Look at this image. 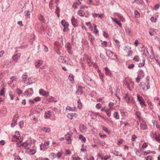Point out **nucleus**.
Here are the masks:
<instances>
[{"instance_id": "obj_1", "label": "nucleus", "mask_w": 160, "mask_h": 160, "mask_svg": "<svg viewBox=\"0 0 160 160\" xmlns=\"http://www.w3.org/2000/svg\"><path fill=\"white\" fill-rule=\"evenodd\" d=\"M137 100L139 102L140 104L142 107H146L147 105L145 104V101L143 99V98L139 94L137 95Z\"/></svg>"}, {"instance_id": "obj_2", "label": "nucleus", "mask_w": 160, "mask_h": 160, "mask_svg": "<svg viewBox=\"0 0 160 160\" xmlns=\"http://www.w3.org/2000/svg\"><path fill=\"white\" fill-rule=\"evenodd\" d=\"M61 24L63 27V32H66L68 30V27L69 24L68 22H66L65 20H62L61 22Z\"/></svg>"}, {"instance_id": "obj_3", "label": "nucleus", "mask_w": 160, "mask_h": 160, "mask_svg": "<svg viewBox=\"0 0 160 160\" xmlns=\"http://www.w3.org/2000/svg\"><path fill=\"white\" fill-rule=\"evenodd\" d=\"M144 76V74L142 71H140L138 73L137 77L136 78V80L137 82L139 83L140 79L142 78Z\"/></svg>"}, {"instance_id": "obj_4", "label": "nucleus", "mask_w": 160, "mask_h": 160, "mask_svg": "<svg viewBox=\"0 0 160 160\" xmlns=\"http://www.w3.org/2000/svg\"><path fill=\"white\" fill-rule=\"evenodd\" d=\"M72 135V133L70 132V133H68L65 135V138L68 144L71 143V139L70 138Z\"/></svg>"}, {"instance_id": "obj_5", "label": "nucleus", "mask_w": 160, "mask_h": 160, "mask_svg": "<svg viewBox=\"0 0 160 160\" xmlns=\"http://www.w3.org/2000/svg\"><path fill=\"white\" fill-rule=\"evenodd\" d=\"M71 21L73 27L76 28L78 26V25L77 24L78 20L75 18L74 16L72 17Z\"/></svg>"}, {"instance_id": "obj_6", "label": "nucleus", "mask_w": 160, "mask_h": 160, "mask_svg": "<svg viewBox=\"0 0 160 160\" xmlns=\"http://www.w3.org/2000/svg\"><path fill=\"white\" fill-rule=\"evenodd\" d=\"M147 84L145 83L144 82H141L139 85V87L142 89L143 90L147 91V90H146L147 89Z\"/></svg>"}, {"instance_id": "obj_7", "label": "nucleus", "mask_w": 160, "mask_h": 160, "mask_svg": "<svg viewBox=\"0 0 160 160\" xmlns=\"http://www.w3.org/2000/svg\"><path fill=\"white\" fill-rule=\"evenodd\" d=\"M39 94H42V96H45L47 97L49 95V92H46L43 89H41L39 90Z\"/></svg>"}, {"instance_id": "obj_8", "label": "nucleus", "mask_w": 160, "mask_h": 160, "mask_svg": "<svg viewBox=\"0 0 160 160\" xmlns=\"http://www.w3.org/2000/svg\"><path fill=\"white\" fill-rule=\"evenodd\" d=\"M124 98L128 104L131 102V97L127 93L125 94Z\"/></svg>"}, {"instance_id": "obj_9", "label": "nucleus", "mask_w": 160, "mask_h": 160, "mask_svg": "<svg viewBox=\"0 0 160 160\" xmlns=\"http://www.w3.org/2000/svg\"><path fill=\"white\" fill-rule=\"evenodd\" d=\"M86 127L83 124H81L79 126V129L82 132L84 133L86 131Z\"/></svg>"}, {"instance_id": "obj_10", "label": "nucleus", "mask_w": 160, "mask_h": 160, "mask_svg": "<svg viewBox=\"0 0 160 160\" xmlns=\"http://www.w3.org/2000/svg\"><path fill=\"white\" fill-rule=\"evenodd\" d=\"M82 87L81 86H79L77 91L76 92V94L81 95L82 94Z\"/></svg>"}, {"instance_id": "obj_11", "label": "nucleus", "mask_w": 160, "mask_h": 160, "mask_svg": "<svg viewBox=\"0 0 160 160\" xmlns=\"http://www.w3.org/2000/svg\"><path fill=\"white\" fill-rule=\"evenodd\" d=\"M82 77L84 82H87L88 81H89L90 79V78L87 75L84 73L82 74Z\"/></svg>"}, {"instance_id": "obj_12", "label": "nucleus", "mask_w": 160, "mask_h": 160, "mask_svg": "<svg viewBox=\"0 0 160 160\" xmlns=\"http://www.w3.org/2000/svg\"><path fill=\"white\" fill-rule=\"evenodd\" d=\"M21 55L20 53H17L13 56L12 57L13 60L17 62V59L20 57Z\"/></svg>"}, {"instance_id": "obj_13", "label": "nucleus", "mask_w": 160, "mask_h": 160, "mask_svg": "<svg viewBox=\"0 0 160 160\" xmlns=\"http://www.w3.org/2000/svg\"><path fill=\"white\" fill-rule=\"evenodd\" d=\"M56 9L55 10V13L57 14V17L59 18L60 16L59 13L60 12V9L58 6V5H56Z\"/></svg>"}, {"instance_id": "obj_14", "label": "nucleus", "mask_w": 160, "mask_h": 160, "mask_svg": "<svg viewBox=\"0 0 160 160\" xmlns=\"http://www.w3.org/2000/svg\"><path fill=\"white\" fill-rule=\"evenodd\" d=\"M145 81L146 82V83H147V89L146 90H148L150 88V83H149V77L148 76L147 77Z\"/></svg>"}, {"instance_id": "obj_15", "label": "nucleus", "mask_w": 160, "mask_h": 160, "mask_svg": "<svg viewBox=\"0 0 160 160\" xmlns=\"http://www.w3.org/2000/svg\"><path fill=\"white\" fill-rule=\"evenodd\" d=\"M42 63V60H38L35 63V66L36 67L38 68L39 67Z\"/></svg>"}, {"instance_id": "obj_16", "label": "nucleus", "mask_w": 160, "mask_h": 160, "mask_svg": "<svg viewBox=\"0 0 160 160\" xmlns=\"http://www.w3.org/2000/svg\"><path fill=\"white\" fill-rule=\"evenodd\" d=\"M21 145L23 147L25 148L28 149L29 148L30 146V145L26 142H23L21 144Z\"/></svg>"}, {"instance_id": "obj_17", "label": "nucleus", "mask_w": 160, "mask_h": 160, "mask_svg": "<svg viewBox=\"0 0 160 160\" xmlns=\"http://www.w3.org/2000/svg\"><path fill=\"white\" fill-rule=\"evenodd\" d=\"M60 46L59 43L58 42H55L54 43V48L55 49H60Z\"/></svg>"}, {"instance_id": "obj_18", "label": "nucleus", "mask_w": 160, "mask_h": 160, "mask_svg": "<svg viewBox=\"0 0 160 160\" xmlns=\"http://www.w3.org/2000/svg\"><path fill=\"white\" fill-rule=\"evenodd\" d=\"M51 115V112L48 111L47 112L45 113L44 114V118H49Z\"/></svg>"}, {"instance_id": "obj_19", "label": "nucleus", "mask_w": 160, "mask_h": 160, "mask_svg": "<svg viewBox=\"0 0 160 160\" xmlns=\"http://www.w3.org/2000/svg\"><path fill=\"white\" fill-rule=\"evenodd\" d=\"M140 128L142 130H145L148 129L147 126L145 123L141 124Z\"/></svg>"}, {"instance_id": "obj_20", "label": "nucleus", "mask_w": 160, "mask_h": 160, "mask_svg": "<svg viewBox=\"0 0 160 160\" xmlns=\"http://www.w3.org/2000/svg\"><path fill=\"white\" fill-rule=\"evenodd\" d=\"M39 19L42 23H44L45 22V19L43 17L42 15H39L38 16Z\"/></svg>"}, {"instance_id": "obj_21", "label": "nucleus", "mask_w": 160, "mask_h": 160, "mask_svg": "<svg viewBox=\"0 0 160 160\" xmlns=\"http://www.w3.org/2000/svg\"><path fill=\"white\" fill-rule=\"evenodd\" d=\"M42 130L46 132H49L50 131V129L48 128L43 127L42 128Z\"/></svg>"}, {"instance_id": "obj_22", "label": "nucleus", "mask_w": 160, "mask_h": 160, "mask_svg": "<svg viewBox=\"0 0 160 160\" xmlns=\"http://www.w3.org/2000/svg\"><path fill=\"white\" fill-rule=\"evenodd\" d=\"M126 31L129 36H131L133 34V32L132 31L131 29L130 28H128L126 29Z\"/></svg>"}, {"instance_id": "obj_23", "label": "nucleus", "mask_w": 160, "mask_h": 160, "mask_svg": "<svg viewBox=\"0 0 160 160\" xmlns=\"http://www.w3.org/2000/svg\"><path fill=\"white\" fill-rule=\"evenodd\" d=\"M25 16L26 18H27L30 17V13L29 11L28 10H26L24 12Z\"/></svg>"}, {"instance_id": "obj_24", "label": "nucleus", "mask_w": 160, "mask_h": 160, "mask_svg": "<svg viewBox=\"0 0 160 160\" xmlns=\"http://www.w3.org/2000/svg\"><path fill=\"white\" fill-rule=\"evenodd\" d=\"M79 138L81 141L85 142L86 141V138L82 135H79Z\"/></svg>"}, {"instance_id": "obj_25", "label": "nucleus", "mask_w": 160, "mask_h": 160, "mask_svg": "<svg viewBox=\"0 0 160 160\" xmlns=\"http://www.w3.org/2000/svg\"><path fill=\"white\" fill-rule=\"evenodd\" d=\"M145 59L143 58L142 59V63H140L138 65V67L140 68H141L143 67L145 64Z\"/></svg>"}, {"instance_id": "obj_26", "label": "nucleus", "mask_w": 160, "mask_h": 160, "mask_svg": "<svg viewBox=\"0 0 160 160\" xmlns=\"http://www.w3.org/2000/svg\"><path fill=\"white\" fill-rule=\"evenodd\" d=\"M78 15L81 17L83 16L85 14L83 10H81L78 11Z\"/></svg>"}, {"instance_id": "obj_27", "label": "nucleus", "mask_w": 160, "mask_h": 160, "mask_svg": "<svg viewBox=\"0 0 160 160\" xmlns=\"http://www.w3.org/2000/svg\"><path fill=\"white\" fill-rule=\"evenodd\" d=\"M105 74L107 76L109 75L110 74V71L109 69L107 68L106 67L105 68Z\"/></svg>"}, {"instance_id": "obj_28", "label": "nucleus", "mask_w": 160, "mask_h": 160, "mask_svg": "<svg viewBox=\"0 0 160 160\" xmlns=\"http://www.w3.org/2000/svg\"><path fill=\"white\" fill-rule=\"evenodd\" d=\"M156 29L154 28H152L149 31V33L151 36H153L154 34L153 33V32H156Z\"/></svg>"}, {"instance_id": "obj_29", "label": "nucleus", "mask_w": 160, "mask_h": 160, "mask_svg": "<svg viewBox=\"0 0 160 160\" xmlns=\"http://www.w3.org/2000/svg\"><path fill=\"white\" fill-rule=\"evenodd\" d=\"M75 113H68L67 114V117L70 119H72L74 116L75 115Z\"/></svg>"}, {"instance_id": "obj_30", "label": "nucleus", "mask_w": 160, "mask_h": 160, "mask_svg": "<svg viewBox=\"0 0 160 160\" xmlns=\"http://www.w3.org/2000/svg\"><path fill=\"white\" fill-rule=\"evenodd\" d=\"M28 78V75L25 74H23L22 76V78L24 83H25L26 79Z\"/></svg>"}, {"instance_id": "obj_31", "label": "nucleus", "mask_w": 160, "mask_h": 160, "mask_svg": "<svg viewBox=\"0 0 160 160\" xmlns=\"http://www.w3.org/2000/svg\"><path fill=\"white\" fill-rule=\"evenodd\" d=\"M89 38L91 41V43L93 44V40L94 39V36H92V35L90 34L89 36Z\"/></svg>"}, {"instance_id": "obj_32", "label": "nucleus", "mask_w": 160, "mask_h": 160, "mask_svg": "<svg viewBox=\"0 0 160 160\" xmlns=\"http://www.w3.org/2000/svg\"><path fill=\"white\" fill-rule=\"evenodd\" d=\"M69 60L70 61V59L68 57H65L64 58V60L63 62L62 63H66L67 64H68V60Z\"/></svg>"}, {"instance_id": "obj_33", "label": "nucleus", "mask_w": 160, "mask_h": 160, "mask_svg": "<svg viewBox=\"0 0 160 160\" xmlns=\"http://www.w3.org/2000/svg\"><path fill=\"white\" fill-rule=\"evenodd\" d=\"M64 58L63 56H60L58 58V61L62 63L63 62L64 60Z\"/></svg>"}, {"instance_id": "obj_34", "label": "nucleus", "mask_w": 160, "mask_h": 160, "mask_svg": "<svg viewBox=\"0 0 160 160\" xmlns=\"http://www.w3.org/2000/svg\"><path fill=\"white\" fill-rule=\"evenodd\" d=\"M102 129L104 131H105L106 132L108 133H110V131H109L108 130V128H106V127H105V126H103L102 127Z\"/></svg>"}, {"instance_id": "obj_35", "label": "nucleus", "mask_w": 160, "mask_h": 160, "mask_svg": "<svg viewBox=\"0 0 160 160\" xmlns=\"http://www.w3.org/2000/svg\"><path fill=\"white\" fill-rule=\"evenodd\" d=\"M66 47L67 48V50L68 51V52L70 54H72L71 52V47H70L69 46H66Z\"/></svg>"}, {"instance_id": "obj_36", "label": "nucleus", "mask_w": 160, "mask_h": 160, "mask_svg": "<svg viewBox=\"0 0 160 160\" xmlns=\"http://www.w3.org/2000/svg\"><path fill=\"white\" fill-rule=\"evenodd\" d=\"M78 108L80 109L81 108L82 106V104L81 102V101L80 99H79L78 101Z\"/></svg>"}, {"instance_id": "obj_37", "label": "nucleus", "mask_w": 160, "mask_h": 160, "mask_svg": "<svg viewBox=\"0 0 160 160\" xmlns=\"http://www.w3.org/2000/svg\"><path fill=\"white\" fill-rule=\"evenodd\" d=\"M113 117L116 119H118L119 118V116L118 112H115L113 114Z\"/></svg>"}, {"instance_id": "obj_38", "label": "nucleus", "mask_w": 160, "mask_h": 160, "mask_svg": "<svg viewBox=\"0 0 160 160\" xmlns=\"http://www.w3.org/2000/svg\"><path fill=\"white\" fill-rule=\"evenodd\" d=\"M107 114L108 117L111 116V110L108 109L105 111Z\"/></svg>"}, {"instance_id": "obj_39", "label": "nucleus", "mask_w": 160, "mask_h": 160, "mask_svg": "<svg viewBox=\"0 0 160 160\" xmlns=\"http://www.w3.org/2000/svg\"><path fill=\"white\" fill-rule=\"evenodd\" d=\"M133 60L136 62H138L139 61V56H136L134 57L133 59Z\"/></svg>"}, {"instance_id": "obj_40", "label": "nucleus", "mask_w": 160, "mask_h": 160, "mask_svg": "<svg viewBox=\"0 0 160 160\" xmlns=\"http://www.w3.org/2000/svg\"><path fill=\"white\" fill-rule=\"evenodd\" d=\"M142 151V150L141 149H140L139 150H138L136 152V153L137 155L140 157L142 155L140 153V152Z\"/></svg>"}, {"instance_id": "obj_41", "label": "nucleus", "mask_w": 160, "mask_h": 160, "mask_svg": "<svg viewBox=\"0 0 160 160\" xmlns=\"http://www.w3.org/2000/svg\"><path fill=\"white\" fill-rule=\"evenodd\" d=\"M81 4V2H78L77 3H74L72 5V7L74 8H77V4L79 5Z\"/></svg>"}, {"instance_id": "obj_42", "label": "nucleus", "mask_w": 160, "mask_h": 160, "mask_svg": "<svg viewBox=\"0 0 160 160\" xmlns=\"http://www.w3.org/2000/svg\"><path fill=\"white\" fill-rule=\"evenodd\" d=\"M106 52L107 55H110L111 54H112V56L113 54H114L113 52L109 50H107Z\"/></svg>"}, {"instance_id": "obj_43", "label": "nucleus", "mask_w": 160, "mask_h": 160, "mask_svg": "<svg viewBox=\"0 0 160 160\" xmlns=\"http://www.w3.org/2000/svg\"><path fill=\"white\" fill-rule=\"evenodd\" d=\"M68 78L70 80V81H73L74 80V78L73 75H70L68 77Z\"/></svg>"}, {"instance_id": "obj_44", "label": "nucleus", "mask_w": 160, "mask_h": 160, "mask_svg": "<svg viewBox=\"0 0 160 160\" xmlns=\"http://www.w3.org/2000/svg\"><path fill=\"white\" fill-rule=\"evenodd\" d=\"M113 21L116 23L119 26L121 25V24L115 18H113L112 19Z\"/></svg>"}, {"instance_id": "obj_45", "label": "nucleus", "mask_w": 160, "mask_h": 160, "mask_svg": "<svg viewBox=\"0 0 160 160\" xmlns=\"http://www.w3.org/2000/svg\"><path fill=\"white\" fill-rule=\"evenodd\" d=\"M150 20L152 22H156V21L157 20V19L156 18H154L153 17L151 18Z\"/></svg>"}, {"instance_id": "obj_46", "label": "nucleus", "mask_w": 160, "mask_h": 160, "mask_svg": "<svg viewBox=\"0 0 160 160\" xmlns=\"http://www.w3.org/2000/svg\"><path fill=\"white\" fill-rule=\"evenodd\" d=\"M17 92L19 95L22 93V91L18 88H17L16 89Z\"/></svg>"}, {"instance_id": "obj_47", "label": "nucleus", "mask_w": 160, "mask_h": 160, "mask_svg": "<svg viewBox=\"0 0 160 160\" xmlns=\"http://www.w3.org/2000/svg\"><path fill=\"white\" fill-rule=\"evenodd\" d=\"M150 136L152 138H155V137H156V134H154L153 132H150Z\"/></svg>"}, {"instance_id": "obj_48", "label": "nucleus", "mask_w": 160, "mask_h": 160, "mask_svg": "<svg viewBox=\"0 0 160 160\" xmlns=\"http://www.w3.org/2000/svg\"><path fill=\"white\" fill-rule=\"evenodd\" d=\"M137 138V137L136 135H132V137L131 140L132 141H134L135 140V139Z\"/></svg>"}, {"instance_id": "obj_49", "label": "nucleus", "mask_w": 160, "mask_h": 160, "mask_svg": "<svg viewBox=\"0 0 160 160\" xmlns=\"http://www.w3.org/2000/svg\"><path fill=\"white\" fill-rule=\"evenodd\" d=\"M19 125L20 126L21 128H22L23 127V124H24L23 121H20L19 122Z\"/></svg>"}, {"instance_id": "obj_50", "label": "nucleus", "mask_w": 160, "mask_h": 160, "mask_svg": "<svg viewBox=\"0 0 160 160\" xmlns=\"http://www.w3.org/2000/svg\"><path fill=\"white\" fill-rule=\"evenodd\" d=\"M101 107V105L100 103L97 104L96 106V108L97 109H100Z\"/></svg>"}, {"instance_id": "obj_51", "label": "nucleus", "mask_w": 160, "mask_h": 160, "mask_svg": "<svg viewBox=\"0 0 160 160\" xmlns=\"http://www.w3.org/2000/svg\"><path fill=\"white\" fill-rule=\"evenodd\" d=\"M4 88H2V89H1V92H0V95H2L4 93Z\"/></svg>"}, {"instance_id": "obj_52", "label": "nucleus", "mask_w": 160, "mask_h": 160, "mask_svg": "<svg viewBox=\"0 0 160 160\" xmlns=\"http://www.w3.org/2000/svg\"><path fill=\"white\" fill-rule=\"evenodd\" d=\"M114 104L113 102H110L109 103V106L111 109H112V107L114 106Z\"/></svg>"}, {"instance_id": "obj_53", "label": "nucleus", "mask_w": 160, "mask_h": 160, "mask_svg": "<svg viewBox=\"0 0 160 160\" xmlns=\"http://www.w3.org/2000/svg\"><path fill=\"white\" fill-rule=\"evenodd\" d=\"M136 2L137 3L139 4H142L143 2L142 0H136Z\"/></svg>"}, {"instance_id": "obj_54", "label": "nucleus", "mask_w": 160, "mask_h": 160, "mask_svg": "<svg viewBox=\"0 0 160 160\" xmlns=\"http://www.w3.org/2000/svg\"><path fill=\"white\" fill-rule=\"evenodd\" d=\"M9 95L11 99V100H13V99L14 97H13V95H12V92H10L9 93Z\"/></svg>"}, {"instance_id": "obj_55", "label": "nucleus", "mask_w": 160, "mask_h": 160, "mask_svg": "<svg viewBox=\"0 0 160 160\" xmlns=\"http://www.w3.org/2000/svg\"><path fill=\"white\" fill-rule=\"evenodd\" d=\"M58 109L56 108H54L52 109V112L53 114H55L56 113Z\"/></svg>"}, {"instance_id": "obj_56", "label": "nucleus", "mask_w": 160, "mask_h": 160, "mask_svg": "<svg viewBox=\"0 0 160 160\" xmlns=\"http://www.w3.org/2000/svg\"><path fill=\"white\" fill-rule=\"evenodd\" d=\"M134 66V64H131L129 65L128 66V68L130 69L132 68H133Z\"/></svg>"}, {"instance_id": "obj_57", "label": "nucleus", "mask_w": 160, "mask_h": 160, "mask_svg": "<svg viewBox=\"0 0 160 160\" xmlns=\"http://www.w3.org/2000/svg\"><path fill=\"white\" fill-rule=\"evenodd\" d=\"M30 152L32 154H34L36 152V151L35 150H33L30 149Z\"/></svg>"}, {"instance_id": "obj_58", "label": "nucleus", "mask_w": 160, "mask_h": 160, "mask_svg": "<svg viewBox=\"0 0 160 160\" xmlns=\"http://www.w3.org/2000/svg\"><path fill=\"white\" fill-rule=\"evenodd\" d=\"M148 103L149 105H150V108L152 109V108L153 105L151 102L148 101Z\"/></svg>"}, {"instance_id": "obj_59", "label": "nucleus", "mask_w": 160, "mask_h": 160, "mask_svg": "<svg viewBox=\"0 0 160 160\" xmlns=\"http://www.w3.org/2000/svg\"><path fill=\"white\" fill-rule=\"evenodd\" d=\"M103 98H99L97 99V101L98 102H104V101H103Z\"/></svg>"}, {"instance_id": "obj_60", "label": "nucleus", "mask_w": 160, "mask_h": 160, "mask_svg": "<svg viewBox=\"0 0 160 160\" xmlns=\"http://www.w3.org/2000/svg\"><path fill=\"white\" fill-rule=\"evenodd\" d=\"M86 62H87V63H88V65L89 66H92L91 63H90V62H91L90 60L89 59H88L87 60Z\"/></svg>"}, {"instance_id": "obj_61", "label": "nucleus", "mask_w": 160, "mask_h": 160, "mask_svg": "<svg viewBox=\"0 0 160 160\" xmlns=\"http://www.w3.org/2000/svg\"><path fill=\"white\" fill-rule=\"evenodd\" d=\"M16 78L15 77L12 76L10 78V79L11 80V81L10 82H12L13 81H16Z\"/></svg>"}, {"instance_id": "obj_62", "label": "nucleus", "mask_w": 160, "mask_h": 160, "mask_svg": "<svg viewBox=\"0 0 160 160\" xmlns=\"http://www.w3.org/2000/svg\"><path fill=\"white\" fill-rule=\"evenodd\" d=\"M41 99V98L38 97H36L34 99V100L36 102L40 101Z\"/></svg>"}, {"instance_id": "obj_63", "label": "nucleus", "mask_w": 160, "mask_h": 160, "mask_svg": "<svg viewBox=\"0 0 160 160\" xmlns=\"http://www.w3.org/2000/svg\"><path fill=\"white\" fill-rule=\"evenodd\" d=\"M148 146V144L147 143H146V142H144L142 146V148H145L146 147H147Z\"/></svg>"}, {"instance_id": "obj_64", "label": "nucleus", "mask_w": 160, "mask_h": 160, "mask_svg": "<svg viewBox=\"0 0 160 160\" xmlns=\"http://www.w3.org/2000/svg\"><path fill=\"white\" fill-rule=\"evenodd\" d=\"M119 152L118 151H114L113 152V154L116 156H118V153Z\"/></svg>"}]
</instances>
